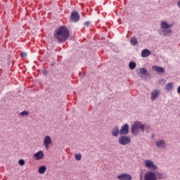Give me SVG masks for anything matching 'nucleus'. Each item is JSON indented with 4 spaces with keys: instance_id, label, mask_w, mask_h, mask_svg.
<instances>
[{
    "instance_id": "f257e3e1",
    "label": "nucleus",
    "mask_w": 180,
    "mask_h": 180,
    "mask_svg": "<svg viewBox=\"0 0 180 180\" xmlns=\"http://www.w3.org/2000/svg\"><path fill=\"white\" fill-rule=\"evenodd\" d=\"M69 38L70 30L65 25L59 27L53 33V39L56 43H65Z\"/></svg>"
},
{
    "instance_id": "6ab92c4d",
    "label": "nucleus",
    "mask_w": 180,
    "mask_h": 180,
    "mask_svg": "<svg viewBox=\"0 0 180 180\" xmlns=\"http://www.w3.org/2000/svg\"><path fill=\"white\" fill-rule=\"evenodd\" d=\"M47 169V167H46V166H41L39 167V169H38V172L39 174H44V172H46Z\"/></svg>"
},
{
    "instance_id": "cd10ccee",
    "label": "nucleus",
    "mask_w": 180,
    "mask_h": 180,
    "mask_svg": "<svg viewBox=\"0 0 180 180\" xmlns=\"http://www.w3.org/2000/svg\"><path fill=\"white\" fill-rule=\"evenodd\" d=\"M21 57L22 58H25V57H26V56H27V53H25V52H22L20 54Z\"/></svg>"
},
{
    "instance_id": "9d476101",
    "label": "nucleus",
    "mask_w": 180,
    "mask_h": 180,
    "mask_svg": "<svg viewBox=\"0 0 180 180\" xmlns=\"http://www.w3.org/2000/svg\"><path fill=\"white\" fill-rule=\"evenodd\" d=\"M152 68L154 70V71L159 72L160 74H164V72H165V69L161 66L154 65L152 67Z\"/></svg>"
},
{
    "instance_id": "aec40b11",
    "label": "nucleus",
    "mask_w": 180,
    "mask_h": 180,
    "mask_svg": "<svg viewBox=\"0 0 180 180\" xmlns=\"http://www.w3.org/2000/svg\"><path fill=\"white\" fill-rule=\"evenodd\" d=\"M130 43L132 46H136V44L139 43V41H137V38H136L135 37H133L130 39Z\"/></svg>"
},
{
    "instance_id": "6e6552de",
    "label": "nucleus",
    "mask_w": 180,
    "mask_h": 180,
    "mask_svg": "<svg viewBox=\"0 0 180 180\" xmlns=\"http://www.w3.org/2000/svg\"><path fill=\"white\" fill-rule=\"evenodd\" d=\"M70 20L72 22H75L77 23L79 20V13L77 12V11H74L70 14Z\"/></svg>"
},
{
    "instance_id": "7ed1b4c3",
    "label": "nucleus",
    "mask_w": 180,
    "mask_h": 180,
    "mask_svg": "<svg viewBox=\"0 0 180 180\" xmlns=\"http://www.w3.org/2000/svg\"><path fill=\"white\" fill-rule=\"evenodd\" d=\"M131 141V139L127 135H122L118 139V143L121 144V146H127V144H130Z\"/></svg>"
},
{
    "instance_id": "2eb2a0df",
    "label": "nucleus",
    "mask_w": 180,
    "mask_h": 180,
    "mask_svg": "<svg viewBox=\"0 0 180 180\" xmlns=\"http://www.w3.org/2000/svg\"><path fill=\"white\" fill-rule=\"evenodd\" d=\"M155 146L158 148H164L165 147V141L164 140L158 141L155 143Z\"/></svg>"
},
{
    "instance_id": "dca6fc26",
    "label": "nucleus",
    "mask_w": 180,
    "mask_h": 180,
    "mask_svg": "<svg viewBox=\"0 0 180 180\" xmlns=\"http://www.w3.org/2000/svg\"><path fill=\"white\" fill-rule=\"evenodd\" d=\"M173 89H174V82H171L165 84V89L167 92H169V91L172 90Z\"/></svg>"
},
{
    "instance_id": "393cba45",
    "label": "nucleus",
    "mask_w": 180,
    "mask_h": 180,
    "mask_svg": "<svg viewBox=\"0 0 180 180\" xmlns=\"http://www.w3.org/2000/svg\"><path fill=\"white\" fill-rule=\"evenodd\" d=\"M20 115L21 116H29V112L24 110L22 112H20Z\"/></svg>"
},
{
    "instance_id": "f8f14e48",
    "label": "nucleus",
    "mask_w": 180,
    "mask_h": 180,
    "mask_svg": "<svg viewBox=\"0 0 180 180\" xmlns=\"http://www.w3.org/2000/svg\"><path fill=\"white\" fill-rule=\"evenodd\" d=\"M43 157H44V154L43 153V151L39 150L35 154H34V160H39L43 159Z\"/></svg>"
},
{
    "instance_id": "4468645a",
    "label": "nucleus",
    "mask_w": 180,
    "mask_h": 180,
    "mask_svg": "<svg viewBox=\"0 0 180 180\" xmlns=\"http://www.w3.org/2000/svg\"><path fill=\"white\" fill-rule=\"evenodd\" d=\"M112 136H113V137H117L119 136V134H120V131L119 130V127L118 126H115L112 131Z\"/></svg>"
},
{
    "instance_id": "ddd939ff",
    "label": "nucleus",
    "mask_w": 180,
    "mask_h": 180,
    "mask_svg": "<svg viewBox=\"0 0 180 180\" xmlns=\"http://www.w3.org/2000/svg\"><path fill=\"white\" fill-rule=\"evenodd\" d=\"M160 95V90L155 89L151 92V101H155Z\"/></svg>"
},
{
    "instance_id": "bb28decb",
    "label": "nucleus",
    "mask_w": 180,
    "mask_h": 180,
    "mask_svg": "<svg viewBox=\"0 0 180 180\" xmlns=\"http://www.w3.org/2000/svg\"><path fill=\"white\" fill-rule=\"evenodd\" d=\"M84 26H86V27H88V26H89V25H91V22L89 21H86L84 22Z\"/></svg>"
},
{
    "instance_id": "c85d7f7f",
    "label": "nucleus",
    "mask_w": 180,
    "mask_h": 180,
    "mask_svg": "<svg viewBox=\"0 0 180 180\" xmlns=\"http://www.w3.org/2000/svg\"><path fill=\"white\" fill-rule=\"evenodd\" d=\"M43 74L44 75H47V74H49V72L47 70H44Z\"/></svg>"
},
{
    "instance_id": "39448f33",
    "label": "nucleus",
    "mask_w": 180,
    "mask_h": 180,
    "mask_svg": "<svg viewBox=\"0 0 180 180\" xmlns=\"http://www.w3.org/2000/svg\"><path fill=\"white\" fill-rule=\"evenodd\" d=\"M144 180H157V175L153 172H147L144 175Z\"/></svg>"
},
{
    "instance_id": "412c9836",
    "label": "nucleus",
    "mask_w": 180,
    "mask_h": 180,
    "mask_svg": "<svg viewBox=\"0 0 180 180\" xmlns=\"http://www.w3.org/2000/svg\"><path fill=\"white\" fill-rule=\"evenodd\" d=\"M129 67L130 70H134V68L136 67V64L135 62H129Z\"/></svg>"
},
{
    "instance_id": "20e7f679",
    "label": "nucleus",
    "mask_w": 180,
    "mask_h": 180,
    "mask_svg": "<svg viewBox=\"0 0 180 180\" xmlns=\"http://www.w3.org/2000/svg\"><path fill=\"white\" fill-rule=\"evenodd\" d=\"M145 165L146 168H148L149 169H151V171H155L158 168V167L155 165H154V162L151 160H145Z\"/></svg>"
},
{
    "instance_id": "9b49d317",
    "label": "nucleus",
    "mask_w": 180,
    "mask_h": 180,
    "mask_svg": "<svg viewBox=\"0 0 180 180\" xmlns=\"http://www.w3.org/2000/svg\"><path fill=\"white\" fill-rule=\"evenodd\" d=\"M150 56H151V51L148 49L142 50L141 57H143V58H147V57H150Z\"/></svg>"
},
{
    "instance_id": "423d86ee",
    "label": "nucleus",
    "mask_w": 180,
    "mask_h": 180,
    "mask_svg": "<svg viewBox=\"0 0 180 180\" xmlns=\"http://www.w3.org/2000/svg\"><path fill=\"white\" fill-rule=\"evenodd\" d=\"M129 133V124H123L120 130V136H127Z\"/></svg>"
},
{
    "instance_id": "c756f323",
    "label": "nucleus",
    "mask_w": 180,
    "mask_h": 180,
    "mask_svg": "<svg viewBox=\"0 0 180 180\" xmlns=\"http://www.w3.org/2000/svg\"><path fill=\"white\" fill-rule=\"evenodd\" d=\"M177 6L180 9V0L177 1Z\"/></svg>"
},
{
    "instance_id": "7c9ffc66",
    "label": "nucleus",
    "mask_w": 180,
    "mask_h": 180,
    "mask_svg": "<svg viewBox=\"0 0 180 180\" xmlns=\"http://www.w3.org/2000/svg\"><path fill=\"white\" fill-rule=\"evenodd\" d=\"M177 92L179 93V94H180V86L178 87V89H177Z\"/></svg>"
},
{
    "instance_id": "b1692460",
    "label": "nucleus",
    "mask_w": 180,
    "mask_h": 180,
    "mask_svg": "<svg viewBox=\"0 0 180 180\" xmlns=\"http://www.w3.org/2000/svg\"><path fill=\"white\" fill-rule=\"evenodd\" d=\"M75 160H77V161H81V158H82L81 154L80 153L75 154Z\"/></svg>"
},
{
    "instance_id": "4be33fe9",
    "label": "nucleus",
    "mask_w": 180,
    "mask_h": 180,
    "mask_svg": "<svg viewBox=\"0 0 180 180\" xmlns=\"http://www.w3.org/2000/svg\"><path fill=\"white\" fill-rule=\"evenodd\" d=\"M156 175V180H161L164 178V175H162V174L160 173V172H156L155 174Z\"/></svg>"
},
{
    "instance_id": "0eeeda50",
    "label": "nucleus",
    "mask_w": 180,
    "mask_h": 180,
    "mask_svg": "<svg viewBox=\"0 0 180 180\" xmlns=\"http://www.w3.org/2000/svg\"><path fill=\"white\" fill-rule=\"evenodd\" d=\"M44 144L45 146V148L49 150L50 148V146L53 144V141L51 140V137L50 136H46L44 139Z\"/></svg>"
},
{
    "instance_id": "5701e85b",
    "label": "nucleus",
    "mask_w": 180,
    "mask_h": 180,
    "mask_svg": "<svg viewBox=\"0 0 180 180\" xmlns=\"http://www.w3.org/2000/svg\"><path fill=\"white\" fill-rule=\"evenodd\" d=\"M171 32H172L171 30H165L163 31V34L164 36H168V34H171Z\"/></svg>"
},
{
    "instance_id": "1a4fd4ad",
    "label": "nucleus",
    "mask_w": 180,
    "mask_h": 180,
    "mask_svg": "<svg viewBox=\"0 0 180 180\" xmlns=\"http://www.w3.org/2000/svg\"><path fill=\"white\" fill-rule=\"evenodd\" d=\"M117 179L119 180H131L133 179V177L131 175L129 174H121L117 176Z\"/></svg>"
},
{
    "instance_id": "f3484780",
    "label": "nucleus",
    "mask_w": 180,
    "mask_h": 180,
    "mask_svg": "<svg viewBox=\"0 0 180 180\" xmlns=\"http://www.w3.org/2000/svg\"><path fill=\"white\" fill-rule=\"evenodd\" d=\"M161 27L162 29H169V27H172V25H169L165 21L161 22Z\"/></svg>"
},
{
    "instance_id": "f03ea898",
    "label": "nucleus",
    "mask_w": 180,
    "mask_h": 180,
    "mask_svg": "<svg viewBox=\"0 0 180 180\" xmlns=\"http://www.w3.org/2000/svg\"><path fill=\"white\" fill-rule=\"evenodd\" d=\"M144 124H143L141 122H134V124H132L131 127V133L134 136H136V134L139 133V130H141L142 133H144Z\"/></svg>"
},
{
    "instance_id": "a878e982",
    "label": "nucleus",
    "mask_w": 180,
    "mask_h": 180,
    "mask_svg": "<svg viewBox=\"0 0 180 180\" xmlns=\"http://www.w3.org/2000/svg\"><path fill=\"white\" fill-rule=\"evenodd\" d=\"M18 164H19V165H21V166L25 165V160H23V159L20 160L18 161Z\"/></svg>"
},
{
    "instance_id": "a211bd4d",
    "label": "nucleus",
    "mask_w": 180,
    "mask_h": 180,
    "mask_svg": "<svg viewBox=\"0 0 180 180\" xmlns=\"http://www.w3.org/2000/svg\"><path fill=\"white\" fill-rule=\"evenodd\" d=\"M139 72L141 75H148V72L145 68H141L139 69Z\"/></svg>"
}]
</instances>
